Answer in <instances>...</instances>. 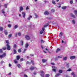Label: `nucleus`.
Masks as SVG:
<instances>
[{"instance_id":"nucleus-1","label":"nucleus","mask_w":77,"mask_h":77,"mask_svg":"<svg viewBox=\"0 0 77 77\" xmlns=\"http://www.w3.org/2000/svg\"><path fill=\"white\" fill-rule=\"evenodd\" d=\"M6 56V53H4L2 55H0V59H2L3 58V57Z\"/></svg>"},{"instance_id":"nucleus-2","label":"nucleus","mask_w":77,"mask_h":77,"mask_svg":"<svg viewBox=\"0 0 77 77\" xmlns=\"http://www.w3.org/2000/svg\"><path fill=\"white\" fill-rule=\"evenodd\" d=\"M45 30V28L44 27H43L42 28V30H41L40 32V34H42L44 33V30Z\"/></svg>"},{"instance_id":"nucleus-3","label":"nucleus","mask_w":77,"mask_h":77,"mask_svg":"<svg viewBox=\"0 0 77 77\" xmlns=\"http://www.w3.org/2000/svg\"><path fill=\"white\" fill-rule=\"evenodd\" d=\"M7 50H11V47H10V46L8 44H7Z\"/></svg>"},{"instance_id":"nucleus-4","label":"nucleus","mask_w":77,"mask_h":77,"mask_svg":"<svg viewBox=\"0 0 77 77\" xmlns=\"http://www.w3.org/2000/svg\"><path fill=\"white\" fill-rule=\"evenodd\" d=\"M36 68V67H33L32 66L31 68H30V69L31 70V71H32L34 69H35Z\"/></svg>"},{"instance_id":"nucleus-5","label":"nucleus","mask_w":77,"mask_h":77,"mask_svg":"<svg viewBox=\"0 0 77 77\" xmlns=\"http://www.w3.org/2000/svg\"><path fill=\"white\" fill-rule=\"evenodd\" d=\"M25 38L27 40H30V37H29V36L27 35H26V36Z\"/></svg>"},{"instance_id":"nucleus-6","label":"nucleus","mask_w":77,"mask_h":77,"mask_svg":"<svg viewBox=\"0 0 77 77\" xmlns=\"http://www.w3.org/2000/svg\"><path fill=\"white\" fill-rule=\"evenodd\" d=\"M70 59L72 60L73 59H74L75 58V56H72L70 57Z\"/></svg>"},{"instance_id":"nucleus-7","label":"nucleus","mask_w":77,"mask_h":77,"mask_svg":"<svg viewBox=\"0 0 77 77\" xmlns=\"http://www.w3.org/2000/svg\"><path fill=\"white\" fill-rule=\"evenodd\" d=\"M70 15L72 17V18H75V17L74 15V14H73L72 13L70 14Z\"/></svg>"},{"instance_id":"nucleus-8","label":"nucleus","mask_w":77,"mask_h":77,"mask_svg":"<svg viewBox=\"0 0 77 77\" xmlns=\"http://www.w3.org/2000/svg\"><path fill=\"white\" fill-rule=\"evenodd\" d=\"M70 15L72 17V18H75V17L74 15V14H73L72 13L70 14Z\"/></svg>"},{"instance_id":"nucleus-9","label":"nucleus","mask_w":77,"mask_h":77,"mask_svg":"<svg viewBox=\"0 0 77 77\" xmlns=\"http://www.w3.org/2000/svg\"><path fill=\"white\" fill-rule=\"evenodd\" d=\"M22 14L23 15V18H25V16H26V13L24 12H22Z\"/></svg>"},{"instance_id":"nucleus-10","label":"nucleus","mask_w":77,"mask_h":77,"mask_svg":"<svg viewBox=\"0 0 77 77\" xmlns=\"http://www.w3.org/2000/svg\"><path fill=\"white\" fill-rule=\"evenodd\" d=\"M71 74L72 75H73V77H77V76L75 74H74V72H72Z\"/></svg>"},{"instance_id":"nucleus-11","label":"nucleus","mask_w":77,"mask_h":77,"mask_svg":"<svg viewBox=\"0 0 77 77\" xmlns=\"http://www.w3.org/2000/svg\"><path fill=\"white\" fill-rule=\"evenodd\" d=\"M28 47H29V44H28V43H26L25 45V48H27Z\"/></svg>"},{"instance_id":"nucleus-12","label":"nucleus","mask_w":77,"mask_h":77,"mask_svg":"<svg viewBox=\"0 0 77 77\" xmlns=\"http://www.w3.org/2000/svg\"><path fill=\"white\" fill-rule=\"evenodd\" d=\"M47 61V60H45L44 59H43L42 60V62L43 63H45Z\"/></svg>"},{"instance_id":"nucleus-13","label":"nucleus","mask_w":77,"mask_h":77,"mask_svg":"<svg viewBox=\"0 0 77 77\" xmlns=\"http://www.w3.org/2000/svg\"><path fill=\"white\" fill-rule=\"evenodd\" d=\"M23 8L22 7H20V8L19 11L21 12V11H23Z\"/></svg>"},{"instance_id":"nucleus-14","label":"nucleus","mask_w":77,"mask_h":77,"mask_svg":"<svg viewBox=\"0 0 77 77\" xmlns=\"http://www.w3.org/2000/svg\"><path fill=\"white\" fill-rule=\"evenodd\" d=\"M16 58L17 60H19V59H20V56L19 55L17 56Z\"/></svg>"},{"instance_id":"nucleus-15","label":"nucleus","mask_w":77,"mask_h":77,"mask_svg":"<svg viewBox=\"0 0 77 77\" xmlns=\"http://www.w3.org/2000/svg\"><path fill=\"white\" fill-rule=\"evenodd\" d=\"M62 36H63V32H61L60 33L59 36L60 37H62Z\"/></svg>"},{"instance_id":"nucleus-16","label":"nucleus","mask_w":77,"mask_h":77,"mask_svg":"<svg viewBox=\"0 0 77 77\" xmlns=\"http://www.w3.org/2000/svg\"><path fill=\"white\" fill-rule=\"evenodd\" d=\"M49 14V13H48V11H45L44 13L45 15H48Z\"/></svg>"},{"instance_id":"nucleus-17","label":"nucleus","mask_w":77,"mask_h":77,"mask_svg":"<svg viewBox=\"0 0 77 77\" xmlns=\"http://www.w3.org/2000/svg\"><path fill=\"white\" fill-rule=\"evenodd\" d=\"M13 51H14V53H13L14 54H16V53H17V51H16V50H15V49H14Z\"/></svg>"},{"instance_id":"nucleus-18","label":"nucleus","mask_w":77,"mask_h":77,"mask_svg":"<svg viewBox=\"0 0 77 77\" xmlns=\"http://www.w3.org/2000/svg\"><path fill=\"white\" fill-rule=\"evenodd\" d=\"M60 75V74L58 73L55 75V77H58Z\"/></svg>"},{"instance_id":"nucleus-19","label":"nucleus","mask_w":77,"mask_h":77,"mask_svg":"<svg viewBox=\"0 0 77 77\" xmlns=\"http://www.w3.org/2000/svg\"><path fill=\"white\" fill-rule=\"evenodd\" d=\"M32 18V17L31 16L29 15L28 19H27L28 20H30V18Z\"/></svg>"},{"instance_id":"nucleus-20","label":"nucleus","mask_w":77,"mask_h":77,"mask_svg":"<svg viewBox=\"0 0 77 77\" xmlns=\"http://www.w3.org/2000/svg\"><path fill=\"white\" fill-rule=\"evenodd\" d=\"M4 33H5V35H8V32H7V30H5L4 31Z\"/></svg>"},{"instance_id":"nucleus-21","label":"nucleus","mask_w":77,"mask_h":77,"mask_svg":"<svg viewBox=\"0 0 77 77\" xmlns=\"http://www.w3.org/2000/svg\"><path fill=\"white\" fill-rule=\"evenodd\" d=\"M14 48L15 49L17 48V44H15L13 46Z\"/></svg>"},{"instance_id":"nucleus-22","label":"nucleus","mask_w":77,"mask_h":77,"mask_svg":"<svg viewBox=\"0 0 77 77\" xmlns=\"http://www.w3.org/2000/svg\"><path fill=\"white\" fill-rule=\"evenodd\" d=\"M50 77V75L49 74H46L45 75V77Z\"/></svg>"},{"instance_id":"nucleus-23","label":"nucleus","mask_w":77,"mask_h":77,"mask_svg":"<svg viewBox=\"0 0 77 77\" xmlns=\"http://www.w3.org/2000/svg\"><path fill=\"white\" fill-rule=\"evenodd\" d=\"M58 6H57L58 8H60L61 7V5H60V4H58Z\"/></svg>"},{"instance_id":"nucleus-24","label":"nucleus","mask_w":77,"mask_h":77,"mask_svg":"<svg viewBox=\"0 0 77 77\" xmlns=\"http://www.w3.org/2000/svg\"><path fill=\"white\" fill-rule=\"evenodd\" d=\"M18 25H15L14 26V29H17V28H18Z\"/></svg>"},{"instance_id":"nucleus-25","label":"nucleus","mask_w":77,"mask_h":77,"mask_svg":"<svg viewBox=\"0 0 77 77\" xmlns=\"http://www.w3.org/2000/svg\"><path fill=\"white\" fill-rule=\"evenodd\" d=\"M26 50H27L26 49H24V50H23V53H25V52H26Z\"/></svg>"},{"instance_id":"nucleus-26","label":"nucleus","mask_w":77,"mask_h":77,"mask_svg":"<svg viewBox=\"0 0 77 77\" xmlns=\"http://www.w3.org/2000/svg\"><path fill=\"white\" fill-rule=\"evenodd\" d=\"M17 67L18 68H21V65L20 64H18Z\"/></svg>"},{"instance_id":"nucleus-27","label":"nucleus","mask_w":77,"mask_h":77,"mask_svg":"<svg viewBox=\"0 0 77 77\" xmlns=\"http://www.w3.org/2000/svg\"><path fill=\"white\" fill-rule=\"evenodd\" d=\"M60 50V49L59 48H58V49H57V50L56 51V52L57 53V52H58V51H59Z\"/></svg>"},{"instance_id":"nucleus-28","label":"nucleus","mask_w":77,"mask_h":77,"mask_svg":"<svg viewBox=\"0 0 77 77\" xmlns=\"http://www.w3.org/2000/svg\"><path fill=\"white\" fill-rule=\"evenodd\" d=\"M67 59V57H65L63 58V60H66Z\"/></svg>"},{"instance_id":"nucleus-29","label":"nucleus","mask_w":77,"mask_h":77,"mask_svg":"<svg viewBox=\"0 0 77 77\" xmlns=\"http://www.w3.org/2000/svg\"><path fill=\"white\" fill-rule=\"evenodd\" d=\"M35 18H38V17H39V16L37 15L36 14H35Z\"/></svg>"},{"instance_id":"nucleus-30","label":"nucleus","mask_w":77,"mask_h":77,"mask_svg":"<svg viewBox=\"0 0 77 77\" xmlns=\"http://www.w3.org/2000/svg\"><path fill=\"white\" fill-rule=\"evenodd\" d=\"M14 63H18V62L16 60H14Z\"/></svg>"},{"instance_id":"nucleus-31","label":"nucleus","mask_w":77,"mask_h":77,"mask_svg":"<svg viewBox=\"0 0 77 77\" xmlns=\"http://www.w3.org/2000/svg\"><path fill=\"white\" fill-rule=\"evenodd\" d=\"M3 30V28L2 27H0V31H2Z\"/></svg>"},{"instance_id":"nucleus-32","label":"nucleus","mask_w":77,"mask_h":77,"mask_svg":"<svg viewBox=\"0 0 77 77\" xmlns=\"http://www.w3.org/2000/svg\"><path fill=\"white\" fill-rule=\"evenodd\" d=\"M52 3H53V4L54 5H56V2H55L54 1H52Z\"/></svg>"},{"instance_id":"nucleus-33","label":"nucleus","mask_w":77,"mask_h":77,"mask_svg":"<svg viewBox=\"0 0 77 77\" xmlns=\"http://www.w3.org/2000/svg\"><path fill=\"white\" fill-rule=\"evenodd\" d=\"M5 9H4L3 10H2V13H3V14H5V11H5Z\"/></svg>"},{"instance_id":"nucleus-34","label":"nucleus","mask_w":77,"mask_h":77,"mask_svg":"<svg viewBox=\"0 0 77 77\" xmlns=\"http://www.w3.org/2000/svg\"><path fill=\"white\" fill-rule=\"evenodd\" d=\"M8 27H9V28H11V25L8 24Z\"/></svg>"},{"instance_id":"nucleus-35","label":"nucleus","mask_w":77,"mask_h":77,"mask_svg":"<svg viewBox=\"0 0 77 77\" xmlns=\"http://www.w3.org/2000/svg\"><path fill=\"white\" fill-rule=\"evenodd\" d=\"M66 7H63L62 8L63 9H66Z\"/></svg>"},{"instance_id":"nucleus-36","label":"nucleus","mask_w":77,"mask_h":77,"mask_svg":"<svg viewBox=\"0 0 77 77\" xmlns=\"http://www.w3.org/2000/svg\"><path fill=\"white\" fill-rule=\"evenodd\" d=\"M18 52L19 53H21V49H20L18 50Z\"/></svg>"},{"instance_id":"nucleus-37","label":"nucleus","mask_w":77,"mask_h":77,"mask_svg":"<svg viewBox=\"0 0 77 77\" xmlns=\"http://www.w3.org/2000/svg\"><path fill=\"white\" fill-rule=\"evenodd\" d=\"M26 63L27 64H29V65H30V64H31V62H29V61H27L26 62Z\"/></svg>"},{"instance_id":"nucleus-38","label":"nucleus","mask_w":77,"mask_h":77,"mask_svg":"<svg viewBox=\"0 0 77 77\" xmlns=\"http://www.w3.org/2000/svg\"><path fill=\"white\" fill-rule=\"evenodd\" d=\"M11 36H12V34H10L9 35H8V38H11Z\"/></svg>"},{"instance_id":"nucleus-39","label":"nucleus","mask_w":77,"mask_h":77,"mask_svg":"<svg viewBox=\"0 0 77 77\" xmlns=\"http://www.w3.org/2000/svg\"><path fill=\"white\" fill-rule=\"evenodd\" d=\"M59 73H60V74L62 72V70H60L59 71Z\"/></svg>"},{"instance_id":"nucleus-40","label":"nucleus","mask_w":77,"mask_h":77,"mask_svg":"<svg viewBox=\"0 0 77 77\" xmlns=\"http://www.w3.org/2000/svg\"><path fill=\"white\" fill-rule=\"evenodd\" d=\"M40 73H41V74H44V72L42 71H40Z\"/></svg>"},{"instance_id":"nucleus-41","label":"nucleus","mask_w":77,"mask_h":77,"mask_svg":"<svg viewBox=\"0 0 77 77\" xmlns=\"http://www.w3.org/2000/svg\"><path fill=\"white\" fill-rule=\"evenodd\" d=\"M31 62L32 63V65H34V61L33 60H31Z\"/></svg>"},{"instance_id":"nucleus-42","label":"nucleus","mask_w":77,"mask_h":77,"mask_svg":"<svg viewBox=\"0 0 77 77\" xmlns=\"http://www.w3.org/2000/svg\"><path fill=\"white\" fill-rule=\"evenodd\" d=\"M18 36H21V33L20 32H19L18 33Z\"/></svg>"},{"instance_id":"nucleus-43","label":"nucleus","mask_w":77,"mask_h":77,"mask_svg":"<svg viewBox=\"0 0 77 77\" xmlns=\"http://www.w3.org/2000/svg\"><path fill=\"white\" fill-rule=\"evenodd\" d=\"M6 43H7V44H9V41L8 40L6 41Z\"/></svg>"},{"instance_id":"nucleus-44","label":"nucleus","mask_w":77,"mask_h":77,"mask_svg":"<svg viewBox=\"0 0 77 77\" xmlns=\"http://www.w3.org/2000/svg\"><path fill=\"white\" fill-rule=\"evenodd\" d=\"M21 45H23V41H21Z\"/></svg>"},{"instance_id":"nucleus-45","label":"nucleus","mask_w":77,"mask_h":77,"mask_svg":"<svg viewBox=\"0 0 77 77\" xmlns=\"http://www.w3.org/2000/svg\"><path fill=\"white\" fill-rule=\"evenodd\" d=\"M4 6L5 7V8H7V5L5 4Z\"/></svg>"},{"instance_id":"nucleus-46","label":"nucleus","mask_w":77,"mask_h":77,"mask_svg":"<svg viewBox=\"0 0 77 77\" xmlns=\"http://www.w3.org/2000/svg\"><path fill=\"white\" fill-rule=\"evenodd\" d=\"M70 3H71V4H72V3H73V1L72 0L70 1Z\"/></svg>"},{"instance_id":"nucleus-47","label":"nucleus","mask_w":77,"mask_h":77,"mask_svg":"<svg viewBox=\"0 0 77 77\" xmlns=\"http://www.w3.org/2000/svg\"><path fill=\"white\" fill-rule=\"evenodd\" d=\"M23 61V58H20V62H22Z\"/></svg>"},{"instance_id":"nucleus-48","label":"nucleus","mask_w":77,"mask_h":77,"mask_svg":"<svg viewBox=\"0 0 77 77\" xmlns=\"http://www.w3.org/2000/svg\"><path fill=\"white\" fill-rule=\"evenodd\" d=\"M71 71V69H69L67 70V71Z\"/></svg>"},{"instance_id":"nucleus-49","label":"nucleus","mask_w":77,"mask_h":77,"mask_svg":"<svg viewBox=\"0 0 77 77\" xmlns=\"http://www.w3.org/2000/svg\"><path fill=\"white\" fill-rule=\"evenodd\" d=\"M44 42H44V40H41V43H44Z\"/></svg>"},{"instance_id":"nucleus-50","label":"nucleus","mask_w":77,"mask_h":77,"mask_svg":"<svg viewBox=\"0 0 77 77\" xmlns=\"http://www.w3.org/2000/svg\"><path fill=\"white\" fill-rule=\"evenodd\" d=\"M62 56H58V58H59V59H60V58H62Z\"/></svg>"},{"instance_id":"nucleus-51","label":"nucleus","mask_w":77,"mask_h":77,"mask_svg":"<svg viewBox=\"0 0 77 77\" xmlns=\"http://www.w3.org/2000/svg\"><path fill=\"white\" fill-rule=\"evenodd\" d=\"M0 53H3L2 49H0Z\"/></svg>"},{"instance_id":"nucleus-52","label":"nucleus","mask_w":77,"mask_h":77,"mask_svg":"<svg viewBox=\"0 0 77 77\" xmlns=\"http://www.w3.org/2000/svg\"><path fill=\"white\" fill-rule=\"evenodd\" d=\"M72 23H73V24H75V21L74 20H72Z\"/></svg>"},{"instance_id":"nucleus-53","label":"nucleus","mask_w":77,"mask_h":77,"mask_svg":"<svg viewBox=\"0 0 77 77\" xmlns=\"http://www.w3.org/2000/svg\"><path fill=\"white\" fill-rule=\"evenodd\" d=\"M66 66L67 67V68H68L69 67V63H67L66 64Z\"/></svg>"},{"instance_id":"nucleus-54","label":"nucleus","mask_w":77,"mask_h":77,"mask_svg":"<svg viewBox=\"0 0 77 77\" xmlns=\"http://www.w3.org/2000/svg\"><path fill=\"white\" fill-rule=\"evenodd\" d=\"M51 12H54V10L52 9L51 10Z\"/></svg>"},{"instance_id":"nucleus-55","label":"nucleus","mask_w":77,"mask_h":77,"mask_svg":"<svg viewBox=\"0 0 77 77\" xmlns=\"http://www.w3.org/2000/svg\"><path fill=\"white\" fill-rule=\"evenodd\" d=\"M4 63V61H2L1 63V64L2 65Z\"/></svg>"},{"instance_id":"nucleus-56","label":"nucleus","mask_w":77,"mask_h":77,"mask_svg":"<svg viewBox=\"0 0 77 77\" xmlns=\"http://www.w3.org/2000/svg\"><path fill=\"white\" fill-rule=\"evenodd\" d=\"M48 25H49L48 24L47 25H44V27H46L48 26Z\"/></svg>"},{"instance_id":"nucleus-57","label":"nucleus","mask_w":77,"mask_h":77,"mask_svg":"<svg viewBox=\"0 0 77 77\" xmlns=\"http://www.w3.org/2000/svg\"><path fill=\"white\" fill-rule=\"evenodd\" d=\"M2 49L4 50H5L6 49V47H4L2 48Z\"/></svg>"},{"instance_id":"nucleus-58","label":"nucleus","mask_w":77,"mask_h":77,"mask_svg":"<svg viewBox=\"0 0 77 77\" xmlns=\"http://www.w3.org/2000/svg\"><path fill=\"white\" fill-rule=\"evenodd\" d=\"M51 65H55V64L53 63H51Z\"/></svg>"},{"instance_id":"nucleus-59","label":"nucleus","mask_w":77,"mask_h":77,"mask_svg":"<svg viewBox=\"0 0 77 77\" xmlns=\"http://www.w3.org/2000/svg\"><path fill=\"white\" fill-rule=\"evenodd\" d=\"M74 13L75 14H77V11H74Z\"/></svg>"},{"instance_id":"nucleus-60","label":"nucleus","mask_w":77,"mask_h":77,"mask_svg":"<svg viewBox=\"0 0 77 77\" xmlns=\"http://www.w3.org/2000/svg\"><path fill=\"white\" fill-rule=\"evenodd\" d=\"M9 66L10 67H11V66H12V65H11V63H9Z\"/></svg>"},{"instance_id":"nucleus-61","label":"nucleus","mask_w":77,"mask_h":77,"mask_svg":"<svg viewBox=\"0 0 77 77\" xmlns=\"http://www.w3.org/2000/svg\"><path fill=\"white\" fill-rule=\"evenodd\" d=\"M52 71H54V72H56V69H52Z\"/></svg>"},{"instance_id":"nucleus-62","label":"nucleus","mask_w":77,"mask_h":77,"mask_svg":"<svg viewBox=\"0 0 77 77\" xmlns=\"http://www.w3.org/2000/svg\"><path fill=\"white\" fill-rule=\"evenodd\" d=\"M52 68L54 69V68H56V67H55V66H52Z\"/></svg>"},{"instance_id":"nucleus-63","label":"nucleus","mask_w":77,"mask_h":77,"mask_svg":"<svg viewBox=\"0 0 77 77\" xmlns=\"http://www.w3.org/2000/svg\"><path fill=\"white\" fill-rule=\"evenodd\" d=\"M58 60V58H55V60Z\"/></svg>"},{"instance_id":"nucleus-64","label":"nucleus","mask_w":77,"mask_h":77,"mask_svg":"<svg viewBox=\"0 0 77 77\" xmlns=\"http://www.w3.org/2000/svg\"><path fill=\"white\" fill-rule=\"evenodd\" d=\"M24 77H28L26 75H24Z\"/></svg>"}]
</instances>
